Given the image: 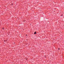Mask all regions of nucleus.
<instances>
[{"label": "nucleus", "mask_w": 64, "mask_h": 64, "mask_svg": "<svg viewBox=\"0 0 64 64\" xmlns=\"http://www.w3.org/2000/svg\"><path fill=\"white\" fill-rule=\"evenodd\" d=\"M34 34H36V32H34Z\"/></svg>", "instance_id": "1"}, {"label": "nucleus", "mask_w": 64, "mask_h": 64, "mask_svg": "<svg viewBox=\"0 0 64 64\" xmlns=\"http://www.w3.org/2000/svg\"><path fill=\"white\" fill-rule=\"evenodd\" d=\"M59 49H60V48H58V50H59Z\"/></svg>", "instance_id": "2"}, {"label": "nucleus", "mask_w": 64, "mask_h": 64, "mask_svg": "<svg viewBox=\"0 0 64 64\" xmlns=\"http://www.w3.org/2000/svg\"><path fill=\"white\" fill-rule=\"evenodd\" d=\"M26 36H27V35L26 34Z\"/></svg>", "instance_id": "4"}, {"label": "nucleus", "mask_w": 64, "mask_h": 64, "mask_svg": "<svg viewBox=\"0 0 64 64\" xmlns=\"http://www.w3.org/2000/svg\"><path fill=\"white\" fill-rule=\"evenodd\" d=\"M3 29H4V28H2Z\"/></svg>", "instance_id": "3"}]
</instances>
